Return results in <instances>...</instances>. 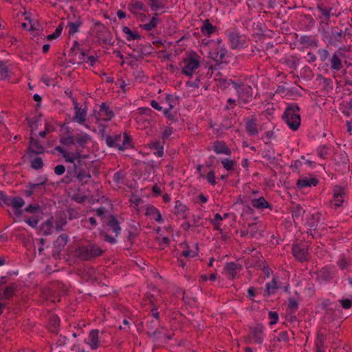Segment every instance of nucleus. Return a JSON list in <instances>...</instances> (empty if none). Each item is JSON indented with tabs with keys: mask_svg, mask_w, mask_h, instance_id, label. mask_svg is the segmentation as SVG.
<instances>
[{
	"mask_svg": "<svg viewBox=\"0 0 352 352\" xmlns=\"http://www.w3.org/2000/svg\"><path fill=\"white\" fill-rule=\"evenodd\" d=\"M32 167L34 169H39L43 166V161L41 158L37 157L31 162Z\"/></svg>",
	"mask_w": 352,
	"mask_h": 352,
	"instance_id": "42",
	"label": "nucleus"
},
{
	"mask_svg": "<svg viewBox=\"0 0 352 352\" xmlns=\"http://www.w3.org/2000/svg\"><path fill=\"white\" fill-rule=\"evenodd\" d=\"M173 133V129L170 127L166 126L163 129L161 138L163 140L168 138Z\"/></svg>",
	"mask_w": 352,
	"mask_h": 352,
	"instance_id": "40",
	"label": "nucleus"
},
{
	"mask_svg": "<svg viewBox=\"0 0 352 352\" xmlns=\"http://www.w3.org/2000/svg\"><path fill=\"white\" fill-rule=\"evenodd\" d=\"M107 230L109 232H114L116 237L120 234L121 228L114 217H111V219L107 224Z\"/></svg>",
	"mask_w": 352,
	"mask_h": 352,
	"instance_id": "20",
	"label": "nucleus"
},
{
	"mask_svg": "<svg viewBox=\"0 0 352 352\" xmlns=\"http://www.w3.org/2000/svg\"><path fill=\"white\" fill-rule=\"evenodd\" d=\"M37 210H38V207L34 206H31V205H30L27 208H25V211H27L28 212H34Z\"/></svg>",
	"mask_w": 352,
	"mask_h": 352,
	"instance_id": "59",
	"label": "nucleus"
},
{
	"mask_svg": "<svg viewBox=\"0 0 352 352\" xmlns=\"http://www.w3.org/2000/svg\"><path fill=\"white\" fill-rule=\"evenodd\" d=\"M331 67L333 70L339 71L342 67L341 58L338 54L335 53L331 58Z\"/></svg>",
	"mask_w": 352,
	"mask_h": 352,
	"instance_id": "24",
	"label": "nucleus"
},
{
	"mask_svg": "<svg viewBox=\"0 0 352 352\" xmlns=\"http://www.w3.org/2000/svg\"><path fill=\"white\" fill-rule=\"evenodd\" d=\"M214 151L217 154H225L229 155L230 150L227 147L225 143L222 142H217L214 144Z\"/></svg>",
	"mask_w": 352,
	"mask_h": 352,
	"instance_id": "21",
	"label": "nucleus"
},
{
	"mask_svg": "<svg viewBox=\"0 0 352 352\" xmlns=\"http://www.w3.org/2000/svg\"><path fill=\"white\" fill-rule=\"evenodd\" d=\"M27 223H28L32 227H36L38 223V219L36 218L30 219L26 221Z\"/></svg>",
	"mask_w": 352,
	"mask_h": 352,
	"instance_id": "55",
	"label": "nucleus"
},
{
	"mask_svg": "<svg viewBox=\"0 0 352 352\" xmlns=\"http://www.w3.org/2000/svg\"><path fill=\"white\" fill-rule=\"evenodd\" d=\"M345 190L340 186H336L333 189V197L332 204L335 207H340L344 202Z\"/></svg>",
	"mask_w": 352,
	"mask_h": 352,
	"instance_id": "14",
	"label": "nucleus"
},
{
	"mask_svg": "<svg viewBox=\"0 0 352 352\" xmlns=\"http://www.w3.org/2000/svg\"><path fill=\"white\" fill-rule=\"evenodd\" d=\"M60 142L65 146H70L76 143L75 139L73 136L63 137L60 139Z\"/></svg>",
	"mask_w": 352,
	"mask_h": 352,
	"instance_id": "34",
	"label": "nucleus"
},
{
	"mask_svg": "<svg viewBox=\"0 0 352 352\" xmlns=\"http://www.w3.org/2000/svg\"><path fill=\"white\" fill-rule=\"evenodd\" d=\"M223 217H222L219 213H216L214 214V219L212 220V223L214 226L216 230L221 231L220 228V222L223 220Z\"/></svg>",
	"mask_w": 352,
	"mask_h": 352,
	"instance_id": "37",
	"label": "nucleus"
},
{
	"mask_svg": "<svg viewBox=\"0 0 352 352\" xmlns=\"http://www.w3.org/2000/svg\"><path fill=\"white\" fill-rule=\"evenodd\" d=\"M228 38L232 49H241L245 47V41L235 32H230Z\"/></svg>",
	"mask_w": 352,
	"mask_h": 352,
	"instance_id": "13",
	"label": "nucleus"
},
{
	"mask_svg": "<svg viewBox=\"0 0 352 352\" xmlns=\"http://www.w3.org/2000/svg\"><path fill=\"white\" fill-rule=\"evenodd\" d=\"M154 154L157 157H162L163 155H164V148H163V146H162L159 148L156 149L155 151L154 152Z\"/></svg>",
	"mask_w": 352,
	"mask_h": 352,
	"instance_id": "57",
	"label": "nucleus"
},
{
	"mask_svg": "<svg viewBox=\"0 0 352 352\" xmlns=\"http://www.w3.org/2000/svg\"><path fill=\"white\" fill-rule=\"evenodd\" d=\"M151 334H152L156 339L166 341V340L171 339L170 335H167L165 333H163L160 330L156 329L152 332H150Z\"/></svg>",
	"mask_w": 352,
	"mask_h": 352,
	"instance_id": "30",
	"label": "nucleus"
},
{
	"mask_svg": "<svg viewBox=\"0 0 352 352\" xmlns=\"http://www.w3.org/2000/svg\"><path fill=\"white\" fill-rule=\"evenodd\" d=\"M46 181L47 179L45 178H42L41 181L37 183H30L29 184L30 190H27L26 195L28 196H31L33 194L34 191H35L40 187L43 186L45 184Z\"/></svg>",
	"mask_w": 352,
	"mask_h": 352,
	"instance_id": "27",
	"label": "nucleus"
},
{
	"mask_svg": "<svg viewBox=\"0 0 352 352\" xmlns=\"http://www.w3.org/2000/svg\"><path fill=\"white\" fill-rule=\"evenodd\" d=\"M148 146L151 149L156 150V149L159 148L160 147H161L162 145L160 144V142L159 141L155 140V141H153L151 143H149Z\"/></svg>",
	"mask_w": 352,
	"mask_h": 352,
	"instance_id": "53",
	"label": "nucleus"
},
{
	"mask_svg": "<svg viewBox=\"0 0 352 352\" xmlns=\"http://www.w3.org/2000/svg\"><path fill=\"white\" fill-rule=\"evenodd\" d=\"M201 30L204 35L210 36L214 32L215 27L210 23L208 21H205Z\"/></svg>",
	"mask_w": 352,
	"mask_h": 352,
	"instance_id": "29",
	"label": "nucleus"
},
{
	"mask_svg": "<svg viewBox=\"0 0 352 352\" xmlns=\"http://www.w3.org/2000/svg\"><path fill=\"white\" fill-rule=\"evenodd\" d=\"M175 208L178 210V212L184 213L186 210V206L179 201L175 203Z\"/></svg>",
	"mask_w": 352,
	"mask_h": 352,
	"instance_id": "52",
	"label": "nucleus"
},
{
	"mask_svg": "<svg viewBox=\"0 0 352 352\" xmlns=\"http://www.w3.org/2000/svg\"><path fill=\"white\" fill-rule=\"evenodd\" d=\"M8 67L6 64L0 60V79L3 80L8 77Z\"/></svg>",
	"mask_w": 352,
	"mask_h": 352,
	"instance_id": "36",
	"label": "nucleus"
},
{
	"mask_svg": "<svg viewBox=\"0 0 352 352\" xmlns=\"http://www.w3.org/2000/svg\"><path fill=\"white\" fill-rule=\"evenodd\" d=\"M232 85L236 91L239 100L244 104L247 103L252 96V89L250 86L243 84L232 82Z\"/></svg>",
	"mask_w": 352,
	"mask_h": 352,
	"instance_id": "5",
	"label": "nucleus"
},
{
	"mask_svg": "<svg viewBox=\"0 0 352 352\" xmlns=\"http://www.w3.org/2000/svg\"><path fill=\"white\" fill-rule=\"evenodd\" d=\"M279 340L286 341L287 340V332L283 331L279 335Z\"/></svg>",
	"mask_w": 352,
	"mask_h": 352,
	"instance_id": "61",
	"label": "nucleus"
},
{
	"mask_svg": "<svg viewBox=\"0 0 352 352\" xmlns=\"http://www.w3.org/2000/svg\"><path fill=\"white\" fill-rule=\"evenodd\" d=\"M146 214L153 216L154 214H157L158 219H160V212L155 208L152 206L148 207L146 208Z\"/></svg>",
	"mask_w": 352,
	"mask_h": 352,
	"instance_id": "46",
	"label": "nucleus"
},
{
	"mask_svg": "<svg viewBox=\"0 0 352 352\" xmlns=\"http://www.w3.org/2000/svg\"><path fill=\"white\" fill-rule=\"evenodd\" d=\"M8 205L11 206L8 210L10 215L14 218H20L22 214V207L25 205L24 200L19 197H8L3 194V198L1 199V205Z\"/></svg>",
	"mask_w": 352,
	"mask_h": 352,
	"instance_id": "3",
	"label": "nucleus"
},
{
	"mask_svg": "<svg viewBox=\"0 0 352 352\" xmlns=\"http://www.w3.org/2000/svg\"><path fill=\"white\" fill-rule=\"evenodd\" d=\"M206 179L212 185H214L216 184L215 175L214 171H210L206 175Z\"/></svg>",
	"mask_w": 352,
	"mask_h": 352,
	"instance_id": "47",
	"label": "nucleus"
},
{
	"mask_svg": "<svg viewBox=\"0 0 352 352\" xmlns=\"http://www.w3.org/2000/svg\"><path fill=\"white\" fill-rule=\"evenodd\" d=\"M140 111H141L142 113L146 115H149L152 111L151 109L149 108H142L140 109Z\"/></svg>",
	"mask_w": 352,
	"mask_h": 352,
	"instance_id": "62",
	"label": "nucleus"
},
{
	"mask_svg": "<svg viewBox=\"0 0 352 352\" xmlns=\"http://www.w3.org/2000/svg\"><path fill=\"white\" fill-rule=\"evenodd\" d=\"M318 153L321 158H324L328 155V148L324 145L320 146L318 148Z\"/></svg>",
	"mask_w": 352,
	"mask_h": 352,
	"instance_id": "44",
	"label": "nucleus"
},
{
	"mask_svg": "<svg viewBox=\"0 0 352 352\" xmlns=\"http://www.w3.org/2000/svg\"><path fill=\"white\" fill-rule=\"evenodd\" d=\"M90 140V136L86 133H80L75 136L76 143L81 148H85Z\"/></svg>",
	"mask_w": 352,
	"mask_h": 352,
	"instance_id": "18",
	"label": "nucleus"
},
{
	"mask_svg": "<svg viewBox=\"0 0 352 352\" xmlns=\"http://www.w3.org/2000/svg\"><path fill=\"white\" fill-rule=\"evenodd\" d=\"M277 288L278 285L275 278H273L271 282L266 285V292L268 295L274 294Z\"/></svg>",
	"mask_w": 352,
	"mask_h": 352,
	"instance_id": "31",
	"label": "nucleus"
},
{
	"mask_svg": "<svg viewBox=\"0 0 352 352\" xmlns=\"http://www.w3.org/2000/svg\"><path fill=\"white\" fill-rule=\"evenodd\" d=\"M292 252L294 257L300 261H304L308 258V249L305 244L294 245Z\"/></svg>",
	"mask_w": 352,
	"mask_h": 352,
	"instance_id": "11",
	"label": "nucleus"
},
{
	"mask_svg": "<svg viewBox=\"0 0 352 352\" xmlns=\"http://www.w3.org/2000/svg\"><path fill=\"white\" fill-rule=\"evenodd\" d=\"M246 129L248 134L252 136L256 135L261 130V129H259L256 120L254 119L248 120L246 122Z\"/></svg>",
	"mask_w": 352,
	"mask_h": 352,
	"instance_id": "19",
	"label": "nucleus"
},
{
	"mask_svg": "<svg viewBox=\"0 0 352 352\" xmlns=\"http://www.w3.org/2000/svg\"><path fill=\"white\" fill-rule=\"evenodd\" d=\"M347 131L349 133L352 132V118L351 120L346 122Z\"/></svg>",
	"mask_w": 352,
	"mask_h": 352,
	"instance_id": "64",
	"label": "nucleus"
},
{
	"mask_svg": "<svg viewBox=\"0 0 352 352\" xmlns=\"http://www.w3.org/2000/svg\"><path fill=\"white\" fill-rule=\"evenodd\" d=\"M182 254L185 257H194L197 254V248H195L193 250H185Z\"/></svg>",
	"mask_w": 352,
	"mask_h": 352,
	"instance_id": "43",
	"label": "nucleus"
},
{
	"mask_svg": "<svg viewBox=\"0 0 352 352\" xmlns=\"http://www.w3.org/2000/svg\"><path fill=\"white\" fill-rule=\"evenodd\" d=\"M153 315L155 318V320L152 321V322L155 323V324H158V319H159V312L155 311L153 313Z\"/></svg>",
	"mask_w": 352,
	"mask_h": 352,
	"instance_id": "63",
	"label": "nucleus"
},
{
	"mask_svg": "<svg viewBox=\"0 0 352 352\" xmlns=\"http://www.w3.org/2000/svg\"><path fill=\"white\" fill-rule=\"evenodd\" d=\"M149 6L152 10L156 12L162 8V3L158 0H149Z\"/></svg>",
	"mask_w": 352,
	"mask_h": 352,
	"instance_id": "38",
	"label": "nucleus"
},
{
	"mask_svg": "<svg viewBox=\"0 0 352 352\" xmlns=\"http://www.w3.org/2000/svg\"><path fill=\"white\" fill-rule=\"evenodd\" d=\"M249 339L251 342L261 344L263 340V327L261 324H256L251 329Z\"/></svg>",
	"mask_w": 352,
	"mask_h": 352,
	"instance_id": "9",
	"label": "nucleus"
},
{
	"mask_svg": "<svg viewBox=\"0 0 352 352\" xmlns=\"http://www.w3.org/2000/svg\"><path fill=\"white\" fill-rule=\"evenodd\" d=\"M111 140H107V144L110 146L117 147L119 150L123 151L131 146L130 138L126 134L124 135L122 143L117 142L116 141H113V142H111Z\"/></svg>",
	"mask_w": 352,
	"mask_h": 352,
	"instance_id": "16",
	"label": "nucleus"
},
{
	"mask_svg": "<svg viewBox=\"0 0 352 352\" xmlns=\"http://www.w3.org/2000/svg\"><path fill=\"white\" fill-rule=\"evenodd\" d=\"M302 162H300V161H296L295 162V166H298V164H306V165H309V166H311V164H312V162L309 160H306L304 157H302Z\"/></svg>",
	"mask_w": 352,
	"mask_h": 352,
	"instance_id": "54",
	"label": "nucleus"
},
{
	"mask_svg": "<svg viewBox=\"0 0 352 352\" xmlns=\"http://www.w3.org/2000/svg\"><path fill=\"white\" fill-rule=\"evenodd\" d=\"M122 31L125 34L126 38L128 41L136 40V39L140 38V35L137 32L131 31L130 30V28L128 27H124L122 28Z\"/></svg>",
	"mask_w": 352,
	"mask_h": 352,
	"instance_id": "28",
	"label": "nucleus"
},
{
	"mask_svg": "<svg viewBox=\"0 0 352 352\" xmlns=\"http://www.w3.org/2000/svg\"><path fill=\"white\" fill-rule=\"evenodd\" d=\"M339 302L345 309H348L352 306V300L351 299H340Z\"/></svg>",
	"mask_w": 352,
	"mask_h": 352,
	"instance_id": "45",
	"label": "nucleus"
},
{
	"mask_svg": "<svg viewBox=\"0 0 352 352\" xmlns=\"http://www.w3.org/2000/svg\"><path fill=\"white\" fill-rule=\"evenodd\" d=\"M283 118L285 123L292 130H297L301 122L299 113V107L294 104L289 105L286 109Z\"/></svg>",
	"mask_w": 352,
	"mask_h": 352,
	"instance_id": "2",
	"label": "nucleus"
},
{
	"mask_svg": "<svg viewBox=\"0 0 352 352\" xmlns=\"http://www.w3.org/2000/svg\"><path fill=\"white\" fill-rule=\"evenodd\" d=\"M318 181L314 177H302L298 180L297 186L300 188L310 187L316 186Z\"/></svg>",
	"mask_w": 352,
	"mask_h": 352,
	"instance_id": "17",
	"label": "nucleus"
},
{
	"mask_svg": "<svg viewBox=\"0 0 352 352\" xmlns=\"http://www.w3.org/2000/svg\"><path fill=\"white\" fill-rule=\"evenodd\" d=\"M252 205L260 210L267 208L270 207L269 203L265 199L264 197H261L258 199H254L252 200Z\"/></svg>",
	"mask_w": 352,
	"mask_h": 352,
	"instance_id": "22",
	"label": "nucleus"
},
{
	"mask_svg": "<svg viewBox=\"0 0 352 352\" xmlns=\"http://www.w3.org/2000/svg\"><path fill=\"white\" fill-rule=\"evenodd\" d=\"M124 177V173L122 171H119L114 174L113 179L118 183H122Z\"/></svg>",
	"mask_w": 352,
	"mask_h": 352,
	"instance_id": "49",
	"label": "nucleus"
},
{
	"mask_svg": "<svg viewBox=\"0 0 352 352\" xmlns=\"http://www.w3.org/2000/svg\"><path fill=\"white\" fill-rule=\"evenodd\" d=\"M201 65V57L195 52H190L185 55L179 64V68L182 74L192 77Z\"/></svg>",
	"mask_w": 352,
	"mask_h": 352,
	"instance_id": "1",
	"label": "nucleus"
},
{
	"mask_svg": "<svg viewBox=\"0 0 352 352\" xmlns=\"http://www.w3.org/2000/svg\"><path fill=\"white\" fill-rule=\"evenodd\" d=\"M16 290V285L15 284H11L7 286L5 289L3 290V292L0 297L1 298L6 299H10L13 295L14 292Z\"/></svg>",
	"mask_w": 352,
	"mask_h": 352,
	"instance_id": "25",
	"label": "nucleus"
},
{
	"mask_svg": "<svg viewBox=\"0 0 352 352\" xmlns=\"http://www.w3.org/2000/svg\"><path fill=\"white\" fill-rule=\"evenodd\" d=\"M269 316H270V319H271V320H270V325H274V324H275L277 322L278 319V316L277 313L270 311V312L269 313Z\"/></svg>",
	"mask_w": 352,
	"mask_h": 352,
	"instance_id": "48",
	"label": "nucleus"
},
{
	"mask_svg": "<svg viewBox=\"0 0 352 352\" xmlns=\"http://www.w3.org/2000/svg\"><path fill=\"white\" fill-rule=\"evenodd\" d=\"M62 30V26L60 25H58L52 34H50L47 36V39L52 40L58 38L60 35Z\"/></svg>",
	"mask_w": 352,
	"mask_h": 352,
	"instance_id": "39",
	"label": "nucleus"
},
{
	"mask_svg": "<svg viewBox=\"0 0 352 352\" xmlns=\"http://www.w3.org/2000/svg\"><path fill=\"white\" fill-rule=\"evenodd\" d=\"M143 10L146 11V8L143 5V3L140 1H135L131 4V11L133 13H138V11Z\"/></svg>",
	"mask_w": 352,
	"mask_h": 352,
	"instance_id": "32",
	"label": "nucleus"
},
{
	"mask_svg": "<svg viewBox=\"0 0 352 352\" xmlns=\"http://www.w3.org/2000/svg\"><path fill=\"white\" fill-rule=\"evenodd\" d=\"M52 220L51 219L47 220L43 223V228L44 229L45 232H47V233L50 232V231L51 230V228H52Z\"/></svg>",
	"mask_w": 352,
	"mask_h": 352,
	"instance_id": "50",
	"label": "nucleus"
},
{
	"mask_svg": "<svg viewBox=\"0 0 352 352\" xmlns=\"http://www.w3.org/2000/svg\"><path fill=\"white\" fill-rule=\"evenodd\" d=\"M102 252V251L99 247L95 245H89L79 249V256L82 259L87 260L100 256Z\"/></svg>",
	"mask_w": 352,
	"mask_h": 352,
	"instance_id": "6",
	"label": "nucleus"
},
{
	"mask_svg": "<svg viewBox=\"0 0 352 352\" xmlns=\"http://www.w3.org/2000/svg\"><path fill=\"white\" fill-rule=\"evenodd\" d=\"M43 151V147L38 142V141L31 138L29 146V151L35 154H40L42 153Z\"/></svg>",
	"mask_w": 352,
	"mask_h": 352,
	"instance_id": "23",
	"label": "nucleus"
},
{
	"mask_svg": "<svg viewBox=\"0 0 352 352\" xmlns=\"http://www.w3.org/2000/svg\"><path fill=\"white\" fill-rule=\"evenodd\" d=\"M65 171V168L63 165H58L54 168V172L58 175H63Z\"/></svg>",
	"mask_w": 352,
	"mask_h": 352,
	"instance_id": "51",
	"label": "nucleus"
},
{
	"mask_svg": "<svg viewBox=\"0 0 352 352\" xmlns=\"http://www.w3.org/2000/svg\"><path fill=\"white\" fill-rule=\"evenodd\" d=\"M151 106L158 111L162 110V107L155 100H151Z\"/></svg>",
	"mask_w": 352,
	"mask_h": 352,
	"instance_id": "58",
	"label": "nucleus"
},
{
	"mask_svg": "<svg viewBox=\"0 0 352 352\" xmlns=\"http://www.w3.org/2000/svg\"><path fill=\"white\" fill-rule=\"evenodd\" d=\"M91 350L97 349L100 345V340L99 338V331L94 329L91 330L88 336L87 339L85 340Z\"/></svg>",
	"mask_w": 352,
	"mask_h": 352,
	"instance_id": "12",
	"label": "nucleus"
},
{
	"mask_svg": "<svg viewBox=\"0 0 352 352\" xmlns=\"http://www.w3.org/2000/svg\"><path fill=\"white\" fill-rule=\"evenodd\" d=\"M221 164L225 169L232 170L234 169L235 162L230 159H224L221 161Z\"/></svg>",
	"mask_w": 352,
	"mask_h": 352,
	"instance_id": "35",
	"label": "nucleus"
},
{
	"mask_svg": "<svg viewBox=\"0 0 352 352\" xmlns=\"http://www.w3.org/2000/svg\"><path fill=\"white\" fill-rule=\"evenodd\" d=\"M96 122H98L100 120L104 121H109L114 116L113 111L104 103H102L100 107L98 115H94Z\"/></svg>",
	"mask_w": 352,
	"mask_h": 352,
	"instance_id": "7",
	"label": "nucleus"
},
{
	"mask_svg": "<svg viewBox=\"0 0 352 352\" xmlns=\"http://www.w3.org/2000/svg\"><path fill=\"white\" fill-rule=\"evenodd\" d=\"M81 24L82 23L79 20L74 22H69L68 25L69 27V34H73L78 32V28Z\"/></svg>",
	"mask_w": 352,
	"mask_h": 352,
	"instance_id": "33",
	"label": "nucleus"
},
{
	"mask_svg": "<svg viewBox=\"0 0 352 352\" xmlns=\"http://www.w3.org/2000/svg\"><path fill=\"white\" fill-rule=\"evenodd\" d=\"M104 241L109 242L110 243H115L116 242V237L114 236H110L107 234H104Z\"/></svg>",
	"mask_w": 352,
	"mask_h": 352,
	"instance_id": "56",
	"label": "nucleus"
},
{
	"mask_svg": "<svg viewBox=\"0 0 352 352\" xmlns=\"http://www.w3.org/2000/svg\"><path fill=\"white\" fill-rule=\"evenodd\" d=\"M297 302L296 300H292V299H290L289 300V307L292 309H296L297 308Z\"/></svg>",
	"mask_w": 352,
	"mask_h": 352,
	"instance_id": "60",
	"label": "nucleus"
},
{
	"mask_svg": "<svg viewBox=\"0 0 352 352\" xmlns=\"http://www.w3.org/2000/svg\"><path fill=\"white\" fill-rule=\"evenodd\" d=\"M213 50L209 52V57L214 60L217 63L220 64L225 61L227 54V50L220 40L213 42Z\"/></svg>",
	"mask_w": 352,
	"mask_h": 352,
	"instance_id": "4",
	"label": "nucleus"
},
{
	"mask_svg": "<svg viewBox=\"0 0 352 352\" xmlns=\"http://www.w3.org/2000/svg\"><path fill=\"white\" fill-rule=\"evenodd\" d=\"M241 270V265H236L234 263H228L224 268V272L229 278L234 279Z\"/></svg>",
	"mask_w": 352,
	"mask_h": 352,
	"instance_id": "15",
	"label": "nucleus"
},
{
	"mask_svg": "<svg viewBox=\"0 0 352 352\" xmlns=\"http://www.w3.org/2000/svg\"><path fill=\"white\" fill-rule=\"evenodd\" d=\"M56 150L62 155L66 162L69 163L74 164L75 161L79 160L81 157L80 151L70 152L60 146H56Z\"/></svg>",
	"mask_w": 352,
	"mask_h": 352,
	"instance_id": "10",
	"label": "nucleus"
},
{
	"mask_svg": "<svg viewBox=\"0 0 352 352\" xmlns=\"http://www.w3.org/2000/svg\"><path fill=\"white\" fill-rule=\"evenodd\" d=\"M318 54H319L320 60L322 62L326 61L329 58V53L327 52V50H324V49L319 50Z\"/></svg>",
	"mask_w": 352,
	"mask_h": 352,
	"instance_id": "41",
	"label": "nucleus"
},
{
	"mask_svg": "<svg viewBox=\"0 0 352 352\" xmlns=\"http://www.w3.org/2000/svg\"><path fill=\"white\" fill-rule=\"evenodd\" d=\"M159 22H160V20L157 18V14H156L152 17V19H151V21L148 23L141 25V27L146 31H151L156 28V26L159 23Z\"/></svg>",
	"mask_w": 352,
	"mask_h": 352,
	"instance_id": "26",
	"label": "nucleus"
},
{
	"mask_svg": "<svg viewBox=\"0 0 352 352\" xmlns=\"http://www.w3.org/2000/svg\"><path fill=\"white\" fill-rule=\"evenodd\" d=\"M73 104L74 109V115L73 117V120L81 125H84L87 115V109L78 107V103L75 100L73 102Z\"/></svg>",
	"mask_w": 352,
	"mask_h": 352,
	"instance_id": "8",
	"label": "nucleus"
}]
</instances>
